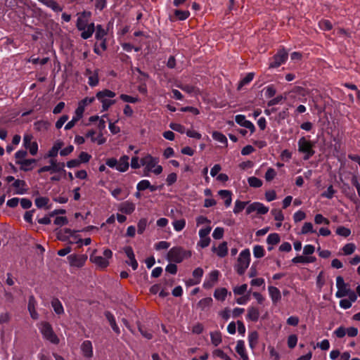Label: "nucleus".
Here are the masks:
<instances>
[{
    "label": "nucleus",
    "mask_w": 360,
    "mask_h": 360,
    "mask_svg": "<svg viewBox=\"0 0 360 360\" xmlns=\"http://www.w3.org/2000/svg\"><path fill=\"white\" fill-rule=\"evenodd\" d=\"M91 16L90 11H83L78 13L76 27L78 30L82 31L81 37L87 39L93 35L95 32L94 22L89 23V20Z\"/></svg>",
    "instance_id": "nucleus-1"
},
{
    "label": "nucleus",
    "mask_w": 360,
    "mask_h": 360,
    "mask_svg": "<svg viewBox=\"0 0 360 360\" xmlns=\"http://www.w3.org/2000/svg\"><path fill=\"white\" fill-rule=\"evenodd\" d=\"M141 162L144 176H148L150 173L157 176L162 174L163 168L159 165V158L154 157L149 153H146L141 157Z\"/></svg>",
    "instance_id": "nucleus-2"
},
{
    "label": "nucleus",
    "mask_w": 360,
    "mask_h": 360,
    "mask_svg": "<svg viewBox=\"0 0 360 360\" xmlns=\"http://www.w3.org/2000/svg\"><path fill=\"white\" fill-rule=\"evenodd\" d=\"M299 153L304 155L303 159L308 160L314 154V143L305 136L301 137L297 143Z\"/></svg>",
    "instance_id": "nucleus-3"
},
{
    "label": "nucleus",
    "mask_w": 360,
    "mask_h": 360,
    "mask_svg": "<svg viewBox=\"0 0 360 360\" xmlns=\"http://www.w3.org/2000/svg\"><path fill=\"white\" fill-rule=\"evenodd\" d=\"M37 326L44 339L55 345L59 343V338L54 333L51 325L49 322L41 321L37 324Z\"/></svg>",
    "instance_id": "nucleus-4"
},
{
    "label": "nucleus",
    "mask_w": 360,
    "mask_h": 360,
    "mask_svg": "<svg viewBox=\"0 0 360 360\" xmlns=\"http://www.w3.org/2000/svg\"><path fill=\"white\" fill-rule=\"evenodd\" d=\"M191 256V252L184 250L181 247H174L167 253V259L169 262L180 263L184 259Z\"/></svg>",
    "instance_id": "nucleus-5"
},
{
    "label": "nucleus",
    "mask_w": 360,
    "mask_h": 360,
    "mask_svg": "<svg viewBox=\"0 0 360 360\" xmlns=\"http://www.w3.org/2000/svg\"><path fill=\"white\" fill-rule=\"evenodd\" d=\"M250 262V252L248 249H245L241 251L238 258L237 264L235 266L236 272L239 275H243L249 266Z\"/></svg>",
    "instance_id": "nucleus-6"
},
{
    "label": "nucleus",
    "mask_w": 360,
    "mask_h": 360,
    "mask_svg": "<svg viewBox=\"0 0 360 360\" xmlns=\"http://www.w3.org/2000/svg\"><path fill=\"white\" fill-rule=\"evenodd\" d=\"M103 257L96 255V250L90 255V260L101 268H106L109 265L108 259L112 256V252L110 249L103 251Z\"/></svg>",
    "instance_id": "nucleus-7"
},
{
    "label": "nucleus",
    "mask_w": 360,
    "mask_h": 360,
    "mask_svg": "<svg viewBox=\"0 0 360 360\" xmlns=\"http://www.w3.org/2000/svg\"><path fill=\"white\" fill-rule=\"evenodd\" d=\"M288 57V53L284 49L278 50V52L270 59L269 68H278L285 63Z\"/></svg>",
    "instance_id": "nucleus-8"
},
{
    "label": "nucleus",
    "mask_w": 360,
    "mask_h": 360,
    "mask_svg": "<svg viewBox=\"0 0 360 360\" xmlns=\"http://www.w3.org/2000/svg\"><path fill=\"white\" fill-rule=\"evenodd\" d=\"M33 136L30 134H25L23 136V146L28 150L32 155H35L38 152V143L33 141Z\"/></svg>",
    "instance_id": "nucleus-9"
},
{
    "label": "nucleus",
    "mask_w": 360,
    "mask_h": 360,
    "mask_svg": "<svg viewBox=\"0 0 360 360\" xmlns=\"http://www.w3.org/2000/svg\"><path fill=\"white\" fill-rule=\"evenodd\" d=\"M336 286L338 291L335 293V296L339 298L347 296L350 290L347 288V284L345 283L343 278L340 276L336 278Z\"/></svg>",
    "instance_id": "nucleus-10"
},
{
    "label": "nucleus",
    "mask_w": 360,
    "mask_h": 360,
    "mask_svg": "<svg viewBox=\"0 0 360 360\" xmlns=\"http://www.w3.org/2000/svg\"><path fill=\"white\" fill-rule=\"evenodd\" d=\"M68 259L70 266L79 268L84 265L87 259V256L85 255L72 254L68 257Z\"/></svg>",
    "instance_id": "nucleus-11"
},
{
    "label": "nucleus",
    "mask_w": 360,
    "mask_h": 360,
    "mask_svg": "<svg viewBox=\"0 0 360 360\" xmlns=\"http://www.w3.org/2000/svg\"><path fill=\"white\" fill-rule=\"evenodd\" d=\"M255 211L259 214H265L269 212V207L264 206L261 202H255L248 207L246 212L247 214H250Z\"/></svg>",
    "instance_id": "nucleus-12"
},
{
    "label": "nucleus",
    "mask_w": 360,
    "mask_h": 360,
    "mask_svg": "<svg viewBox=\"0 0 360 360\" xmlns=\"http://www.w3.org/2000/svg\"><path fill=\"white\" fill-rule=\"evenodd\" d=\"M80 349L82 355L87 359H90L93 356V345L90 340H84L82 342L80 346Z\"/></svg>",
    "instance_id": "nucleus-13"
},
{
    "label": "nucleus",
    "mask_w": 360,
    "mask_h": 360,
    "mask_svg": "<svg viewBox=\"0 0 360 360\" xmlns=\"http://www.w3.org/2000/svg\"><path fill=\"white\" fill-rule=\"evenodd\" d=\"M124 251L129 259L127 263L132 267L133 270H136L138 268V262L135 258L132 248L127 246L124 248Z\"/></svg>",
    "instance_id": "nucleus-14"
},
{
    "label": "nucleus",
    "mask_w": 360,
    "mask_h": 360,
    "mask_svg": "<svg viewBox=\"0 0 360 360\" xmlns=\"http://www.w3.org/2000/svg\"><path fill=\"white\" fill-rule=\"evenodd\" d=\"M235 120L239 125L248 129L251 133L255 131L254 124L249 120L245 119V116L243 115H238L235 117Z\"/></svg>",
    "instance_id": "nucleus-15"
},
{
    "label": "nucleus",
    "mask_w": 360,
    "mask_h": 360,
    "mask_svg": "<svg viewBox=\"0 0 360 360\" xmlns=\"http://www.w3.org/2000/svg\"><path fill=\"white\" fill-rule=\"evenodd\" d=\"M84 75L88 78L89 86H96L98 85L99 82L98 70L92 71L90 69H86Z\"/></svg>",
    "instance_id": "nucleus-16"
},
{
    "label": "nucleus",
    "mask_w": 360,
    "mask_h": 360,
    "mask_svg": "<svg viewBox=\"0 0 360 360\" xmlns=\"http://www.w3.org/2000/svg\"><path fill=\"white\" fill-rule=\"evenodd\" d=\"M219 276V271L218 270H214L209 274L207 279L204 282V288H211L218 281Z\"/></svg>",
    "instance_id": "nucleus-17"
},
{
    "label": "nucleus",
    "mask_w": 360,
    "mask_h": 360,
    "mask_svg": "<svg viewBox=\"0 0 360 360\" xmlns=\"http://www.w3.org/2000/svg\"><path fill=\"white\" fill-rule=\"evenodd\" d=\"M64 143L63 141L58 140L54 143L52 148L48 151L44 156L45 158H50L51 159H55L58 155V151L63 146Z\"/></svg>",
    "instance_id": "nucleus-18"
},
{
    "label": "nucleus",
    "mask_w": 360,
    "mask_h": 360,
    "mask_svg": "<svg viewBox=\"0 0 360 360\" xmlns=\"http://www.w3.org/2000/svg\"><path fill=\"white\" fill-rule=\"evenodd\" d=\"M37 301L33 295L29 297L27 309L32 319L37 320L39 319V314L36 310Z\"/></svg>",
    "instance_id": "nucleus-19"
},
{
    "label": "nucleus",
    "mask_w": 360,
    "mask_h": 360,
    "mask_svg": "<svg viewBox=\"0 0 360 360\" xmlns=\"http://www.w3.org/2000/svg\"><path fill=\"white\" fill-rule=\"evenodd\" d=\"M176 86L189 94H193L195 96L200 95L201 94L200 90L195 86L190 84H184L182 83H177Z\"/></svg>",
    "instance_id": "nucleus-20"
},
{
    "label": "nucleus",
    "mask_w": 360,
    "mask_h": 360,
    "mask_svg": "<svg viewBox=\"0 0 360 360\" xmlns=\"http://www.w3.org/2000/svg\"><path fill=\"white\" fill-rule=\"evenodd\" d=\"M136 205L130 201H124L119 206V211L125 214H131L135 210Z\"/></svg>",
    "instance_id": "nucleus-21"
},
{
    "label": "nucleus",
    "mask_w": 360,
    "mask_h": 360,
    "mask_svg": "<svg viewBox=\"0 0 360 360\" xmlns=\"http://www.w3.org/2000/svg\"><path fill=\"white\" fill-rule=\"evenodd\" d=\"M236 351L240 356V360H249L243 340H238L237 342Z\"/></svg>",
    "instance_id": "nucleus-22"
},
{
    "label": "nucleus",
    "mask_w": 360,
    "mask_h": 360,
    "mask_svg": "<svg viewBox=\"0 0 360 360\" xmlns=\"http://www.w3.org/2000/svg\"><path fill=\"white\" fill-rule=\"evenodd\" d=\"M13 186L16 188L15 194L22 195L26 193L27 191V184L24 180H15Z\"/></svg>",
    "instance_id": "nucleus-23"
},
{
    "label": "nucleus",
    "mask_w": 360,
    "mask_h": 360,
    "mask_svg": "<svg viewBox=\"0 0 360 360\" xmlns=\"http://www.w3.org/2000/svg\"><path fill=\"white\" fill-rule=\"evenodd\" d=\"M259 310L258 308L255 307H250L248 309V314L246 315V319L249 321L256 322L258 321L259 318Z\"/></svg>",
    "instance_id": "nucleus-24"
},
{
    "label": "nucleus",
    "mask_w": 360,
    "mask_h": 360,
    "mask_svg": "<svg viewBox=\"0 0 360 360\" xmlns=\"http://www.w3.org/2000/svg\"><path fill=\"white\" fill-rule=\"evenodd\" d=\"M190 15V12L188 10L181 11L176 9L174 11V17H170L172 21L175 20H184Z\"/></svg>",
    "instance_id": "nucleus-25"
},
{
    "label": "nucleus",
    "mask_w": 360,
    "mask_h": 360,
    "mask_svg": "<svg viewBox=\"0 0 360 360\" xmlns=\"http://www.w3.org/2000/svg\"><path fill=\"white\" fill-rule=\"evenodd\" d=\"M129 157L127 155L122 156L119 160H117V170L124 172H126L129 168Z\"/></svg>",
    "instance_id": "nucleus-26"
},
{
    "label": "nucleus",
    "mask_w": 360,
    "mask_h": 360,
    "mask_svg": "<svg viewBox=\"0 0 360 360\" xmlns=\"http://www.w3.org/2000/svg\"><path fill=\"white\" fill-rule=\"evenodd\" d=\"M35 159H26L22 162H19L20 169L24 172L31 171L34 168V165L36 163Z\"/></svg>",
    "instance_id": "nucleus-27"
},
{
    "label": "nucleus",
    "mask_w": 360,
    "mask_h": 360,
    "mask_svg": "<svg viewBox=\"0 0 360 360\" xmlns=\"http://www.w3.org/2000/svg\"><path fill=\"white\" fill-rule=\"evenodd\" d=\"M39 2L50 8L55 12H60L63 10V7L55 0H38Z\"/></svg>",
    "instance_id": "nucleus-28"
},
{
    "label": "nucleus",
    "mask_w": 360,
    "mask_h": 360,
    "mask_svg": "<svg viewBox=\"0 0 360 360\" xmlns=\"http://www.w3.org/2000/svg\"><path fill=\"white\" fill-rule=\"evenodd\" d=\"M105 318L107 319V320L108 321L113 331L116 334L119 335L120 333V330L116 323L115 319L113 314L112 313H110V311H105Z\"/></svg>",
    "instance_id": "nucleus-29"
},
{
    "label": "nucleus",
    "mask_w": 360,
    "mask_h": 360,
    "mask_svg": "<svg viewBox=\"0 0 360 360\" xmlns=\"http://www.w3.org/2000/svg\"><path fill=\"white\" fill-rule=\"evenodd\" d=\"M269 295L274 303L278 302L281 299V294L279 289L274 286H269L268 288Z\"/></svg>",
    "instance_id": "nucleus-30"
},
{
    "label": "nucleus",
    "mask_w": 360,
    "mask_h": 360,
    "mask_svg": "<svg viewBox=\"0 0 360 360\" xmlns=\"http://www.w3.org/2000/svg\"><path fill=\"white\" fill-rule=\"evenodd\" d=\"M316 259L314 256H297L292 259V262L294 264H309L314 262Z\"/></svg>",
    "instance_id": "nucleus-31"
},
{
    "label": "nucleus",
    "mask_w": 360,
    "mask_h": 360,
    "mask_svg": "<svg viewBox=\"0 0 360 360\" xmlns=\"http://www.w3.org/2000/svg\"><path fill=\"white\" fill-rule=\"evenodd\" d=\"M220 197L224 200V204L226 207H229L231 205L232 202V193L229 190H220L218 192Z\"/></svg>",
    "instance_id": "nucleus-32"
},
{
    "label": "nucleus",
    "mask_w": 360,
    "mask_h": 360,
    "mask_svg": "<svg viewBox=\"0 0 360 360\" xmlns=\"http://www.w3.org/2000/svg\"><path fill=\"white\" fill-rule=\"evenodd\" d=\"M213 251L217 253L219 257H224L228 253L227 243L223 242L217 248H213Z\"/></svg>",
    "instance_id": "nucleus-33"
},
{
    "label": "nucleus",
    "mask_w": 360,
    "mask_h": 360,
    "mask_svg": "<svg viewBox=\"0 0 360 360\" xmlns=\"http://www.w3.org/2000/svg\"><path fill=\"white\" fill-rule=\"evenodd\" d=\"M111 195L117 200H121L128 196V193H124L121 188H116L110 191Z\"/></svg>",
    "instance_id": "nucleus-34"
},
{
    "label": "nucleus",
    "mask_w": 360,
    "mask_h": 360,
    "mask_svg": "<svg viewBox=\"0 0 360 360\" xmlns=\"http://www.w3.org/2000/svg\"><path fill=\"white\" fill-rule=\"evenodd\" d=\"M51 306L53 308L54 311L58 314H63L64 313V309L62 303L58 298H53L51 301Z\"/></svg>",
    "instance_id": "nucleus-35"
},
{
    "label": "nucleus",
    "mask_w": 360,
    "mask_h": 360,
    "mask_svg": "<svg viewBox=\"0 0 360 360\" xmlns=\"http://www.w3.org/2000/svg\"><path fill=\"white\" fill-rule=\"evenodd\" d=\"M49 162L52 166V173L64 170L65 164L63 162H58L56 159H50Z\"/></svg>",
    "instance_id": "nucleus-36"
},
{
    "label": "nucleus",
    "mask_w": 360,
    "mask_h": 360,
    "mask_svg": "<svg viewBox=\"0 0 360 360\" xmlns=\"http://www.w3.org/2000/svg\"><path fill=\"white\" fill-rule=\"evenodd\" d=\"M212 302L213 300L212 297H205L200 300L197 305L198 308H200L202 311H204L212 304Z\"/></svg>",
    "instance_id": "nucleus-37"
},
{
    "label": "nucleus",
    "mask_w": 360,
    "mask_h": 360,
    "mask_svg": "<svg viewBox=\"0 0 360 360\" xmlns=\"http://www.w3.org/2000/svg\"><path fill=\"white\" fill-rule=\"evenodd\" d=\"M271 213L273 215L274 219L278 221V223L277 224V226L280 227L281 226V222L284 219L282 211L278 209H273Z\"/></svg>",
    "instance_id": "nucleus-38"
},
{
    "label": "nucleus",
    "mask_w": 360,
    "mask_h": 360,
    "mask_svg": "<svg viewBox=\"0 0 360 360\" xmlns=\"http://www.w3.org/2000/svg\"><path fill=\"white\" fill-rule=\"evenodd\" d=\"M227 295V290L225 288H217L215 290L214 297L221 301L225 300Z\"/></svg>",
    "instance_id": "nucleus-39"
},
{
    "label": "nucleus",
    "mask_w": 360,
    "mask_h": 360,
    "mask_svg": "<svg viewBox=\"0 0 360 360\" xmlns=\"http://www.w3.org/2000/svg\"><path fill=\"white\" fill-rule=\"evenodd\" d=\"M115 96V93L108 89L100 91L96 94V98L98 99L113 98Z\"/></svg>",
    "instance_id": "nucleus-40"
},
{
    "label": "nucleus",
    "mask_w": 360,
    "mask_h": 360,
    "mask_svg": "<svg viewBox=\"0 0 360 360\" xmlns=\"http://www.w3.org/2000/svg\"><path fill=\"white\" fill-rule=\"evenodd\" d=\"M258 338H259V335L257 331H252L249 333L248 342H249V345L252 349H253L257 344Z\"/></svg>",
    "instance_id": "nucleus-41"
},
{
    "label": "nucleus",
    "mask_w": 360,
    "mask_h": 360,
    "mask_svg": "<svg viewBox=\"0 0 360 360\" xmlns=\"http://www.w3.org/2000/svg\"><path fill=\"white\" fill-rule=\"evenodd\" d=\"M107 31L103 29L102 25H98L96 30L95 37L98 40L106 39Z\"/></svg>",
    "instance_id": "nucleus-42"
},
{
    "label": "nucleus",
    "mask_w": 360,
    "mask_h": 360,
    "mask_svg": "<svg viewBox=\"0 0 360 360\" xmlns=\"http://www.w3.org/2000/svg\"><path fill=\"white\" fill-rule=\"evenodd\" d=\"M210 338L212 343L216 347L222 341L221 333L219 331L210 333Z\"/></svg>",
    "instance_id": "nucleus-43"
},
{
    "label": "nucleus",
    "mask_w": 360,
    "mask_h": 360,
    "mask_svg": "<svg viewBox=\"0 0 360 360\" xmlns=\"http://www.w3.org/2000/svg\"><path fill=\"white\" fill-rule=\"evenodd\" d=\"M255 74L253 72L248 73L245 77H243L239 82L238 89H240L243 86L248 84L252 81Z\"/></svg>",
    "instance_id": "nucleus-44"
},
{
    "label": "nucleus",
    "mask_w": 360,
    "mask_h": 360,
    "mask_svg": "<svg viewBox=\"0 0 360 360\" xmlns=\"http://www.w3.org/2000/svg\"><path fill=\"white\" fill-rule=\"evenodd\" d=\"M203 275V270L202 269L198 267L194 269L193 271V276L195 279V281L192 282V285H196L198 284L200 282V279Z\"/></svg>",
    "instance_id": "nucleus-45"
},
{
    "label": "nucleus",
    "mask_w": 360,
    "mask_h": 360,
    "mask_svg": "<svg viewBox=\"0 0 360 360\" xmlns=\"http://www.w3.org/2000/svg\"><path fill=\"white\" fill-rule=\"evenodd\" d=\"M319 27L322 30L329 31L332 30L333 25L329 20L322 19L319 22Z\"/></svg>",
    "instance_id": "nucleus-46"
},
{
    "label": "nucleus",
    "mask_w": 360,
    "mask_h": 360,
    "mask_svg": "<svg viewBox=\"0 0 360 360\" xmlns=\"http://www.w3.org/2000/svg\"><path fill=\"white\" fill-rule=\"evenodd\" d=\"M212 138L221 143L227 144V139L225 135L219 131H214L212 134Z\"/></svg>",
    "instance_id": "nucleus-47"
},
{
    "label": "nucleus",
    "mask_w": 360,
    "mask_h": 360,
    "mask_svg": "<svg viewBox=\"0 0 360 360\" xmlns=\"http://www.w3.org/2000/svg\"><path fill=\"white\" fill-rule=\"evenodd\" d=\"M266 242L269 245H276L280 242V236L276 233H271L268 236Z\"/></svg>",
    "instance_id": "nucleus-48"
},
{
    "label": "nucleus",
    "mask_w": 360,
    "mask_h": 360,
    "mask_svg": "<svg viewBox=\"0 0 360 360\" xmlns=\"http://www.w3.org/2000/svg\"><path fill=\"white\" fill-rule=\"evenodd\" d=\"M335 232L337 235L345 238L349 236L351 234V230L343 226H338Z\"/></svg>",
    "instance_id": "nucleus-49"
},
{
    "label": "nucleus",
    "mask_w": 360,
    "mask_h": 360,
    "mask_svg": "<svg viewBox=\"0 0 360 360\" xmlns=\"http://www.w3.org/2000/svg\"><path fill=\"white\" fill-rule=\"evenodd\" d=\"M265 250L262 245H255L253 248V255L256 258H261L264 256Z\"/></svg>",
    "instance_id": "nucleus-50"
},
{
    "label": "nucleus",
    "mask_w": 360,
    "mask_h": 360,
    "mask_svg": "<svg viewBox=\"0 0 360 360\" xmlns=\"http://www.w3.org/2000/svg\"><path fill=\"white\" fill-rule=\"evenodd\" d=\"M174 229L176 231H182L186 226V220L184 219L175 220L172 223Z\"/></svg>",
    "instance_id": "nucleus-51"
},
{
    "label": "nucleus",
    "mask_w": 360,
    "mask_h": 360,
    "mask_svg": "<svg viewBox=\"0 0 360 360\" xmlns=\"http://www.w3.org/2000/svg\"><path fill=\"white\" fill-rule=\"evenodd\" d=\"M248 181L249 185L253 188H259L262 186V180L255 176L249 177Z\"/></svg>",
    "instance_id": "nucleus-52"
},
{
    "label": "nucleus",
    "mask_w": 360,
    "mask_h": 360,
    "mask_svg": "<svg viewBox=\"0 0 360 360\" xmlns=\"http://www.w3.org/2000/svg\"><path fill=\"white\" fill-rule=\"evenodd\" d=\"M148 225V219L146 218H141L137 224L138 233L142 234L146 230Z\"/></svg>",
    "instance_id": "nucleus-53"
},
{
    "label": "nucleus",
    "mask_w": 360,
    "mask_h": 360,
    "mask_svg": "<svg viewBox=\"0 0 360 360\" xmlns=\"http://www.w3.org/2000/svg\"><path fill=\"white\" fill-rule=\"evenodd\" d=\"M27 155V153L26 150H20L17 151L15 153L16 165H18L19 162H22L23 160H26L25 158H26Z\"/></svg>",
    "instance_id": "nucleus-54"
},
{
    "label": "nucleus",
    "mask_w": 360,
    "mask_h": 360,
    "mask_svg": "<svg viewBox=\"0 0 360 360\" xmlns=\"http://www.w3.org/2000/svg\"><path fill=\"white\" fill-rule=\"evenodd\" d=\"M356 250V245L354 243H347L343 246L342 250L345 255H352Z\"/></svg>",
    "instance_id": "nucleus-55"
},
{
    "label": "nucleus",
    "mask_w": 360,
    "mask_h": 360,
    "mask_svg": "<svg viewBox=\"0 0 360 360\" xmlns=\"http://www.w3.org/2000/svg\"><path fill=\"white\" fill-rule=\"evenodd\" d=\"M247 203L248 202H246L236 200L235 202L234 208H233V212L235 214H238L240 212H242L245 209Z\"/></svg>",
    "instance_id": "nucleus-56"
},
{
    "label": "nucleus",
    "mask_w": 360,
    "mask_h": 360,
    "mask_svg": "<svg viewBox=\"0 0 360 360\" xmlns=\"http://www.w3.org/2000/svg\"><path fill=\"white\" fill-rule=\"evenodd\" d=\"M315 232L316 231L313 229V224L311 222H305L301 229L302 234H307L309 233Z\"/></svg>",
    "instance_id": "nucleus-57"
},
{
    "label": "nucleus",
    "mask_w": 360,
    "mask_h": 360,
    "mask_svg": "<svg viewBox=\"0 0 360 360\" xmlns=\"http://www.w3.org/2000/svg\"><path fill=\"white\" fill-rule=\"evenodd\" d=\"M314 222L316 224H324L326 225L330 224L329 219L324 217L321 214H317L315 215Z\"/></svg>",
    "instance_id": "nucleus-58"
},
{
    "label": "nucleus",
    "mask_w": 360,
    "mask_h": 360,
    "mask_svg": "<svg viewBox=\"0 0 360 360\" xmlns=\"http://www.w3.org/2000/svg\"><path fill=\"white\" fill-rule=\"evenodd\" d=\"M276 176V172L274 169L269 167L265 173L264 178L268 182L271 181Z\"/></svg>",
    "instance_id": "nucleus-59"
},
{
    "label": "nucleus",
    "mask_w": 360,
    "mask_h": 360,
    "mask_svg": "<svg viewBox=\"0 0 360 360\" xmlns=\"http://www.w3.org/2000/svg\"><path fill=\"white\" fill-rule=\"evenodd\" d=\"M150 186V181L147 179H143L140 181L137 185H136V189L139 191H143L146 189H148V187Z\"/></svg>",
    "instance_id": "nucleus-60"
},
{
    "label": "nucleus",
    "mask_w": 360,
    "mask_h": 360,
    "mask_svg": "<svg viewBox=\"0 0 360 360\" xmlns=\"http://www.w3.org/2000/svg\"><path fill=\"white\" fill-rule=\"evenodd\" d=\"M131 167L132 169H139L142 167L141 158L139 159L138 156H134L131 160Z\"/></svg>",
    "instance_id": "nucleus-61"
},
{
    "label": "nucleus",
    "mask_w": 360,
    "mask_h": 360,
    "mask_svg": "<svg viewBox=\"0 0 360 360\" xmlns=\"http://www.w3.org/2000/svg\"><path fill=\"white\" fill-rule=\"evenodd\" d=\"M120 98L123 101L130 103H135L139 101V98L138 97H133L127 94H121Z\"/></svg>",
    "instance_id": "nucleus-62"
},
{
    "label": "nucleus",
    "mask_w": 360,
    "mask_h": 360,
    "mask_svg": "<svg viewBox=\"0 0 360 360\" xmlns=\"http://www.w3.org/2000/svg\"><path fill=\"white\" fill-rule=\"evenodd\" d=\"M49 201V200L48 198L39 197L36 198L35 205L38 208H41L45 207L48 204Z\"/></svg>",
    "instance_id": "nucleus-63"
},
{
    "label": "nucleus",
    "mask_w": 360,
    "mask_h": 360,
    "mask_svg": "<svg viewBox=\"0 0 360 360\" xmlns=\"http://www.w3.org/2000/svg\"><path fill=\"white\" fill-rule=\"evenodd\" d=\"M102 103L103 111H106L108 108L115 103V101L109 100L108 98L98 99Z\"/></svg>",
    "instance_id": "nucleus-64"
}]
</instances>
